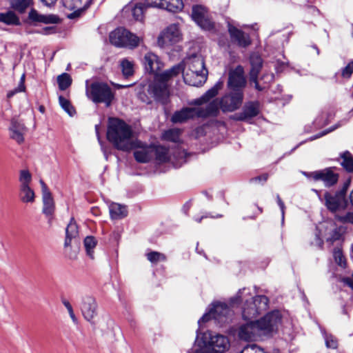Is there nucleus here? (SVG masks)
<instances>
[{
	"instance_id": "nucleus-62",
	"label": "nucleus",
	"mask_w": 353,
	"mask_h": 353,
	"mask_svg": "<svg viewBox=\"0 0 353 353\" xmlns=\"http://www.w3.org/2000/svg\"><path fill=\"white\" fill-rule=\"evenodd\" d=\"M285 65L283 63H279V62H277L275 65H274V67H275V69L276 70L277 72H279V71H281L283 68H284Z\"/></svg>"
},
{
	"instance_id": "nucleus-19",
	"label": "nucleus",
	"mask_w": 353,
	"mask_h": 353,
	"mask_svg": "<svg viewBox=\"0 0 353 353\" xmlns=\"http://www.w3.org/2000/svg\"><path fill=\"white\" fill-rule=\"evenodd\" d=\"M134 142H138L137 145L133 149L135 160L141 163H146L153 159L154 145H145L139 140L135 139Z\"/></svg>"
},
{
	"instance_id": "nucleus-50",
	"label": "nucleus",
	"mask_w": 353,
	"mask_h": 353,
	"mask_svg": "<svg viewBox=\"0 0 353 353\" xmlns=\"http://www.w3.org/2000/svg\"><path fill=\"white\" fill-rule=\"evenodd\" d=\"M353 73V61H350L342 70L341 75L344 78H350Z\"/></svg>"
},
{
	"instance_id": "nucleus-35",
	"label": "nucleus",
	"mask_w": 353,
	"mask_h": 353,
	"mask_svg": "<svg viewBox=\"0 0 353 353\" xmlns=\"http://www.w3.org/2000/svg\"><path fill=\"white\" fill-rule=\"evenodd\" d=\"M342 161L341 165L348 172H353V157L352 154L345 151L341 154Z\"/></svg>"
},
{
	"instance_id": "nucleus-49",
	"label": "nucleus",
	"mask_w": 353,
	"mask_h": 353,
	"mask_svg": "<svg viewBox=\"0 0 353 353\" xmlns=\"http://www.w3.org/2000/svg\"><path fill=\"white\" fill-rule=\"evenodd\" d=\"M62 303L66 307L72 321L74 323H77L78 321H77V319L74 313L73 308H72L70 303L66 299H63Z\"/></svg>"
},
{
	"instance_id": "nucleus-47",
	"label": "nucleus",
	"mask_w": 353,
	"mask_h": 353,
	"mask_svg": "<svg viewBox=\"0 0 353 353\" xmlns=\"http://www.w3.org/2000/svg\"><path fill=\"white\" fill-rule=\"evenodd\" d=\"M324 339L325 341V345L327 348L336 349L338 347V341L336 339L332 336V334L324 335Z\"/></svg>"
},
{
	"instance_id": "nucleus-53",
	"label": "nucleus",
	"mask_w": 353,
	"mask_h": 353,
	"mask_svg": "<svg viewBox=\"0 0 353 353\" xmlns=\"http://www.w3.org/2000/svg\"><path fill=\"white\" fill-rule=\"evenodd\" d=\"M265 83H270L274 81V74L273 73H265L261 77Z\"/></svg>"
},
{
	"instance_id": "nucleus-38",
	"label": "nucleus",
	"mask_w": 353,
	"mask_h": 353,
	"mask_svg": "<svg viewBox=\"0 0 353 353\" xmlns=\"http://www.w3.org/2000/svg\"><path fill=\"white\" fill-rule=\"evenodd\" d=\"M148 7L145 1V3H137L132 10L134 18L137 21L143 20L144 10Z\"/></svg>"
},
{
	"instance_id": "nucleus-15",
	"label": "nucleus",
	"mask_w": 353,
	"mask_h": 353,
	"mask_svg": "<svg viewBox=\"0 0 353 353\" xmlns=\"http://www.w3.org/2000/svg\"><path fill=\"white\" fill-rule=\"evenodd\" d=\"M178 65H181L183 67L181 72H192L194 73H205V71H208L205 68L203 57L199 54H192L185 58L182 63Z\"/></svg>"
},
{
	"instance_id": "nucleus-63",
	"label": "nucleus",
	"mask_w": 353,
	"mask_h": 353,
	"mask_svg": "<svg viewBox=\"0 0 353 353\" xmlns=\"http://www.w3.org/2000/svg\"><path fill=\"white\" fill-rule=\"evenodd\" d=\"M99 125H95V130H96V133H97V137H98V140L99 141V143L101 144V148H103V145H102V143H101V141L100 140V137H99ZM103 150V148H102Z\"/></svg>"
},
{
	"instance_id": "nucleus-54",
	"label": "nucleus",
	"mask_w": 353,
	"mask_h": 353,
	"mask_svg": "<svg viewBox=\"0 0 353 353\" xmlns=\"http://www.w3.org/2000/svg\"><path fill=\"white\" fill-rule=\"evenodd\" d=\"M243 290H245V288H243L242 290H239L236 296L235 297H233L231 299V303L232 304H234V303L241 301V294H242V291H243Z\"/></svg>"
},
{
	"instance_id": "nucleus-17",
	"label": "nucleus",
	"mask_w": 353,
	"mask_h": 353,
	"mask_svg": "<svg viewBox=\"0 0 353 353\" xmlns=\"http://www.w3.org/2000/svg\"><path fill=\"white\" fill-rule=\"evenodd\" d=\"M246 80L244 77L243 68L238 65L235 69L232 70L229 72V78L228 86L232 91H243V88L245 86Z\"/></svg>"
},
{
	"instance_id": "nucleus-20",
	"label": "nucleus",
	"mask_w": 353,
	"mask_h": 353,
	"mask_svg": "<svg viewBox=\"0 0 353 353\" xmlns=\"http://www.w3.org/2000/svg\"><path fill=\"white\" fill-rule=\"evenodd\" d=\"M148 6L165 9L172 12H176L183 8L182 0H145Z\"/></svg>"
},
{
	"instance_id": "nucleus-31",
	"label": "nucleus",
	"mask_w": 353,
	"mask_h": 353,
	"mask_svg": "<svg viewBox=\"0 0 353 353\" xmlns=\"http://www.w3.org/2000/svg\"><path fill=\"white\" fill-rule=\"evenodd\" d=\"M65 234L66 236L64 242V246L68 247L70 245L72 239H75L79 234L78 226L73 218L71 219L66 228Z\"/></svg>"
},
{
	"instance_id": "nucleus-21",
	"label": "nucleus",
	"mask_w": 353,
	"mask_h": 353,
	"mask_svg": "<svg viewBox=\"0 0 353 353\" xmlns=\"http://www.w3.org/2000/svg\"><path fill=\"white\" fill-rule=\"evenodd\" d=\"M251 70L250 72V81L254 83V87L256 90L261 91L263 88L261 87L257 81L258 75L261 71L263 65L261 57L256 54H253L250 56Z\"/></svg>"
},
{
	"instance_id": "nucleus-14",
	"label": "nucleus",
	"mask_w": 353,
	"mask_h": 353,
	"mask_svg": "<svg viewBox=\"0 0 353 353\" xmlns=\"http://www.w3.org/2000/svg\"><path fill=\"white\" fill-rule=\"evenodd\" d=\"M305 175L312 178L314 181H321L327 188L334 185L339 180V174L334 172L332 168L314 171L305 174Z\"/></svg>"
},
{
	"instance_id": "nucleus-41",
	"label": "nucleus",
	"mask_w": 353,
	"mask_h": 353,
	"mask_svg": "<svg viewBox=\"0 0 353 353\" xmlns=\"http://www.w3.org/2000/svg\"><path fill=\"white\" fill-rule=\"evenodd\" d=\"M206 16L205 8L201 6H194L192 10V18L196 23L201 21Z\"/></svg>"
},
{
	"instance_id": "nucleus-57",
	"label": "nucleus",
	"mask_w": 353,
	"mask_h": 353,
	"mask_svg": "<svg viewBox=\"0 0 353 353\" xmlns=\"http://www.w3.org/2000/svg\"><path fill=\"white\" fill-rule=\"evenodd\" d=\"M337 127H338V125H337V126L332 127V128H331L329 130L325 131V132H322V133H321V134H318V135H316L315 137H314L311 138V139H310V140H314V139H315L319 138V137H322V136H323V135L326 134L327 132H332V131L334 130Z\"/></svg>"
},
{
	"instance_id": "nucleus-45",
	"label": "nucleus",
	"mask_w": 353,
	"mask_h": 353,
	"mask_svg": "<svg viewBox=\"0 0 353 353\" xmlns=\"http://www.w3.org/2000/svg\"><path fill=\"white\" fill-rule=\"evenodd\" d=\"M333 256L336 263L341 267L345 268L346 265L345 258L340 248H334L333 252Z\"/></svg>"
},
{
	"instance_id": "nucleus-42",
	"label": "nucleus",
	"mask_w": 353,
	"mask_h": 353,
	"mask_svg": "<svg viewBox=\"0 0 353 353\" xmlns=\"http://www.w3.org/2000/svg\"><path fill=\"white\" fill-rule=\"evenodd\" d=\"M121 67L123 74L125 77L132 76L134 73V64L132 61L125 59L121 61Z\"/></svg>"
},
{
	"instance_id": "nucleus-61",
	"label": "nucleus",
	"mask_w": 353,
	"mask_h": 353,
	"mask_svg": "<svg viewBox=\"0 0 353 353\" xmlns=\"http://www.w3.org/2000/svg\"><path fill=\"white\" fill-rule=\"evenodd\" d=\"M316 245L319 248H322L323 245V241L320 238L319 234H316Z\"/></svg>"
},
{
	"instance_id": "nucleus-55",
	"label": "nucleus",
	"mask_w": 353,
	"mask_h": 353,
	"mask_svg": "<svg viewBox=\"0 0 353 353\" xmlns=\"http://www.w3.org/2000/svg\"><path fill=\"white\" fill-rule=\"evenodd\" d=\"M179 154L181 156V157H182V158H181V159L180 160V162H179V163H174V167H176V168H178V167L181 166V165H182L183 163H185V152H184L183 151H182V152L179 151Z\"/></svg>"
},
{
	"instance_id": "nucleus-23",
	"label": "nucleus",
	"mask_w": 353,
	"mask_h": 353,
	"mask_svg": "<svg viewBox=\"0 0 353 353\" xmlns=\"http://www.w3.org/2000/svg\"><path fill=\"white\" fill-rule=\"evenodd\" d=\"M25 125L19 121L17 119L13 118L10 122L9 128L10 138L18 143H22L24 141V134L26 132Z\"/></svg>"
},
{
	"instance_id": "nucleus-40",
	"label": "nucleus",
	"mask_w": 353,
	"mask_h": 353,
	"mask_svg": "<svg viewBox=\"0 0 353 353\" xmlns=\"http://www.w3.org/2000/svg\"><path fill=\"white\" fill-rule=\"evenodd\" d=\"M147 259L153 264H157L159 262L165 261L167 259L166 256L161 252L156 251H151L146 254Z\"/></svg>"
},
{
	"instance_id": "nucleus-5",
	"label": "nucleus",
	"mask_w": 353,
	"mask_h": 353,
	"mask_svg": "<svg viewBox=\"0 0 353 353\" xmlns=\"http://www.w3.org/2000/svg\"><path fill=\"white\" fill-rule=\"evenodd\" d=\"M219 114L216 101L210 102L205 107L183 108L176 111L171 117L172 123H184L189 119L197 118H207L216 117Z\"/></svg>"
},
{
	"instance_id": "nucleus-37",
	"label": "nucleus",
	"mask_w": 353,
	"mask_h": 353,
	"mask_svg": "<svg viewBox=\"0 0 353 353\" xmlns=\"http://www.w3.org/2000/svg\"><path fill=\"white\" fill-rule=\"evenodd\" d=\"M181 130L174 128L165 131L163 134V139L166 141L176 143L179 141Z\"/></svg>"
},
{
	"instance_id": "nucleus-48",
	"label": "nucleus",
	"mask_w": 353,
	"mask_h": 353,
	"mask_svg": "<svg viewBox=\"0 0 353 353\" xmlns=\"http://www.w3.org/2000/svg\"><path fill=\"white\" fill-rule=\"evenodd\" d=\"M241 353H265L259 346L252 344L248 345L242 350Z\"/></svg>"
},
{
	"instance_id": "nucleus-18",
	"label": "nucleus",
	"mask_w": 353,
	"mask_h": 353,
	"mask_svg": "<svg viewBox=\"0 0 353 353\" xmlns=\"http://www.w3.org/2000/svg\"><path fill=\"white\" fill-rule=\"evenodd\" d=\"M97 303L94 296L85 295L82 297L80 309L86 321H92L93 319L97 315Z\"/></svg>"
},
{
	"instance_id": "nucleus-59",
	"label": "nucleus",
	"mask_w": 353,
	"mask_h": 353,
	"mask_svg": "<svg viewBox=\"0 0 353 353\" xmlns=\"http://www.w3.org/2000/svg\"><path fill=\"white\" fill-rule=\"evenodd\" d=\"M343 281L344 283H345L353 290V279L350 278H344Z\"/></svg>"
},
{
	"instance_id": "nucleus-4",
	"label": "nucleus",
	"mask_w": 353,
	"mask_h": 353,
	"mask_svg": "<svg viewBox=\"0 0 353 353\" xmlns=\"http://www.w3.org/2000/svg\"><path fill=\"white\" fill-rule=\"evenodd\" d=\"M182 69L181 65H175L169 70L156 74L154 81L148 86V93L157 101L165 103L169 96L168 81L174 77L179 75Z\"/></svg>"
},
{
	"instance_id": "nucleus-34",
	"label": "nucleus",
	"mask_w": 353,
	"mask_h": 353,
	"mask_svg": "<svg viewBox=\"0 0 353 353\" xmlns=\"http://www.w3.org/2000/svg\"><path fill=\"white\" fill-rule=\"evenodd\" d=\"M110 216L113 219H121L127 216L128 211L125 206L119 203H112L110 205Z\"/></svg>"
},
{
	"instance_id": "nucleus-22",
	"label": "nucleus",
	"mask_w": 353,
	"mask_h": 353,
	"mask_svg": "<svg viewBox=\"0 0 353 353\" xmlns=\"http://www.w3.org/2000/svg\"><path fill=\"white\" fill-rule=\"evenodd\" d=\"M228 27L232 41L236 43L239 46L245 48L251 43V40L248 34L236 28L230 23H228Z\"/></svg>"
},
{
	"instance_id": "nucleus-30",
	"label": "nucleus",
	"mask_w": 353,
	"mask_h": 353,
	"mask_svg": "<svg viewBox=\"0 0 353 353\" xmlns=\"http://www.w3.org/2000/svg\"><path fill=\"white\" fill-rule=\"evenodd\" d=\"M10 8L19 14H23L33 5V0H8Z\"/></svg>"
},
{
	"instance_id": "nucleus-58",
	"label": "nucleus",
	"mask_w": 353,
	"mask_h": 353,
	"mask_svg": "<svg viewBox=\"0 0 353 353\" xmlns=\"http://www.w3.org/2000/svg\"><path fill=\"white\" fill-rule=\"evenodd\" d=\"M54 32V28L52 27H46L41 31V33L45 34H49L53 33Z\"/></svg>"
},
{
	"instance_id": "nucleus-46",
	"label": "nucleus",
	"mask_w": 353,
	"mask_h": 353,
	"mask_svg": "<svg viewBox=\"0 0 353 353\" xmlns=\"http://www.w3.org/2000/svg\"><path fill=\"white\" fill-rule=\"evenodd\" d=\"M202 29L205 30H212L214 28V23L207 16L201 19V21L196 22Z\"/></svg>"
},
{
	"instance_id": "nucleus-33",
	"label": "nucleus",
	"mask_w": 353,
	"mask_h": 353,
	"mask_svg": "<svg viewBox=\"0 0 353 353\" xmlns=\"http://www.w3.org/2000/svg\"><path fill=\"white\" fill-rule=\"evenodd\" d=\"M64 6L70 10L77 9L74 12L68 14L69 19H74L80 16L83 9L80 8L81 0H63Z\"/></svg>"
},
{
	"instance_id": "nucleus-8",
	"label": "nucleus",
	"mask_w": 353,
	"mask_h": 353,
	"mask_svg": "<svg viewBox=\"0 0 353 353\" xmlns=\"http://www.w3.org/2000/svg\"><path fill=\"white\" fill-rule=\"evenodd\" d=\"M109 39L110 43L117 47H127L129 48L137 47L141 40V37L123 28H118L111 32Z\"/></svg>"
},
{
	"instance_id": "nucleus-64",
	"label": "nucleus",
	"mask_w": 353,
	"mask_h": 353,
	"mask_svg": "<svg viewBox=\"0 0 353 353\" xmlns=\"http://www.w3.org/2000/svg\"><path fill=\"white\" fill-rule=\"evenodd\" d=\"M349 199H350L351 204L353 205V190L350 192Z\"/></svg>"
},
{
	"instance_id": "nucleus-36",
	"label": "nucleus",
	"mask_w": 353,
	"mask_h": 353,
	"mask_svg": "<svg viewBox=\"0 0 353 353\" xmlns=\"http://www.w3.org/2000/svg\"><path fill=\"white\" fill-rule=\"evenodd\" d=\"M97 243V240L92 236H88L84 239L83 244L86 253L91 259H94V249Z\"/></svg>"
},
{
	"instance_id": "nucleus-26",
	"label": "nucleus",
	"mask_w": 353,
	"mask_h": 353,
	"mask_svg": "<svg viewBox=\"0 0 353 353\" xmlns=\"http://www.w3.org/2000/svg\"><path fill=\"white\" fill-rule=\"evenodd\" d=\"M182 73L184 82L192 86H201L207 80L208 71H205V73H194L192 72H183Z\"/></svg>"
},
{
	"instance_id": "nucleus-25",
	"label": "nucleus",
	"mask_w": 353,
	"mask_h": 353,
	"mask_svg": "<svg viewBox=\"0 0 353 353\" xmlns=\"http://www.w3.org/2000/svg\"><path fill=\"white\" fill-rule=\"evenodd\" d=\"M143 63L145 70L149 73L158 74L157 72L163 67L159 57L152 52H147L143 57Z\"/></svg>"
},
{
	"instance_id": "nucleus-27",
	"label": "nucleus",
	"mask_w": 353,
	"mask_h": 353,
	"mask_svg": "<svg viewBox=\"0 0 353 353\" xmlns=\"http://www.w3.org/2000/svg\"><path fill=\"white\" fill-rule=\"evenodd\" d=\"M28 18L32 22H39L45 24H55L59 22V18L57 15L41 14L34 9H31L29 12Z\"/></svg>"
},
{
	"instance_id": "nucleus-3",
	"label": "nucleus",
	"mask_w": 353,
	"mask_h": 353,
	"mask_svg": "<svg viewBox=\"0 0 353 353\" xmlns=\"http://www.w3.org/2000/svg\"><path fill=\"white\" fill-rule=\"evenodd\" d=\"M230 347L228 339L221 334L213 335L211 332H204L201 337L197 335L195 345L188 353H223Z\"/></svg>"
},
{
	"instance_id": "nucleus-24",
	"label": "nucleus",
	"mask_w": 353,
	"mask_h": 353,
	"mask_svg": "<svg viewBox=\"0 0 353 353\" xmlns=\"http://www.w3.org/2000/svg\"><path fill=\"white\" fill-rule=\"evenodd\" d=\"M259 113V102L251 101L245 104L242 112L236 114V119L239 121H245L257 116Z\"/></svg>"
},
{
	"instance_id": "nucleus-39",
	"label": "nucleus",
	"mask_w": 353,
	"mask_h": 353,
	"mask_svg": "<svg viewBox=\"0 0 353 353\" xmlns=\"http://www.w3.org/2000/svg\"><path fill=\"white\" fill-rule=\"evenodd\" d=\"M57 83L61 90H66L72 83V79L68 73H63L57 77Z\"/></svg>"
},
{
	"instance_id": "nucleus-1",
	"label": "nucleus",
	"mask_w": 353,
	"mask_h": 353,
	"mask_svg": "<svg viewBox=\"0 0 353 353\" xmlns=\"http://www.w3.org/2000/svg\"><path fill=\"white\" fill-rule=\"evenodd\" d=\"M282 321V314L279 310L267 313L256 321H250L240 326L238 336L245 341H255L273 335Z\"/></svg>"
},
{
	"instance_id": "nucleus-10",
	"label": "nucleus",
	"mask_w": 353,
	"mask_h": 353,
	"mask_svg": "<svg viewBox=\"0 0 353 353\" xmlns=\"http://www.w3.org/2000/svg\"><path fill=\"white\" fill-rule=\"evenodd\" d=\"M182 39V34L179 25L172 23L164 29L157 38L158 46L164 49H168Z\"/></svg>"
},
{
	"instance_id": "nucleus-2",
	"label": "nucleus",
	"mask_w": 353,
	"mask_h": 353,
	"mask_svg": "<svg viewBox=\"0 0 353 353\" xmlns=\"http://www.w3.org/2000/svg\"><path fill=\"white\" fill-rule=\"evenodd\" d=\"M131 127L121 119L110 118L107 130V138L114 146L122 151H130L135 148L138 142L132 138Z\"/></svg>"
},
{
	"instance_id": "nucleus-13",
	"label": "nucleus",
	"mask_w": 353,
	"mask_h": 353,
	"mask_svg": "<svg viewBox=\"0 0 353 353\" xmlns=\"http://www.w3.org/2000/svg\"><path fill=\"white\" fill-rule=\"evenodd\" d=\"M19 196L23 203L34 202L35 194L33 189L30 186L32 181V174L28 170H21L19 172Z\"/></svg>"
},
{
	"instance_id": "nucleus-56",
	"label": "nucleus",
	"mask_w": 353,
	"mask_h": 353,
	"mask_svg": "<svg viewBox=\"0 0 353 353\" xmlns=\"http://www.w3.org/2000/svg\"><path fill=\"white\" fill-rule=\"evenodd\" d=\"M268 175L267 174H263L261 176L255 177V178L252 179V180L254 181H263V182H265L268 180Z\"/></svg>"
},
{
	"instance_id": "nucleus-28",
	"label": "nucleus",
	"mask_w": 353,
	"mask_h": 353,
	"mask_svg": "<svg viewBox=\"0 0 353 353\" xmlns=\"http://www.w3.org/2000/svg\"><path fill=\"white\" fill-rule=\"evenodd\" d=\"M223 85V81L222 80L218 81L212 88L209 89L200 98L194 100L192 103L196 105H201L208 102L211 99L214 97L218 94L219 90L222 88Z\"/></svg>"
},
{
	"instance_id": "nucleus-6",
	"label": "nucleus",
	"mask_w": 353,
	"mask_h": 353,
	"mask_svg": "<svg viewBox=\"0 0 353 353\" xmlns=\"http://www.w3.org/2000/svg\"><path fill=\"white\" fill-rule=\"evenodd\" d=\"M350 181H347L343 183V187L335 192H325L323 195L324 205L331 212H336L345 210L347 205L348 201L346 199V192L350 186ZM318 194L319 199H321L320 193L318 190H314Z\"/></svg>"
},
{
	"instance_id": "nucleus-52",
	"label": "nucleus",
	"mask_w": 353,
	"mask_h": 353,
	"mask_svg": "<svg viewBox=\"0 0 353 353\" xmlns=\"http://www.w3.org/2000/svg\"><path fill=\"white\" fill-rule=\"evenodd\" d=\"M276 201L281 211L282 223H283L285 206L279 194L276 195Z\"/></svg>"
},
{
	"instance_id": "nucleus-7",
	"label": "nucleus",
	"mask_w": 353,
	"mask_h": 353,
	"mask_svg": "<svg viewBox=\"0 0 353 353\" xmlns=\"http://www.w3.org/2000/svg\"><path fill=\"white\" fill-rule=\"evenodd\" d=\"M86 95L94 103H103L107 107L111 105L114 98L112 88L102 82H94L90 86L87 85Z\"/></svg>"
},
{
	"instance_id": "nucleus-60",
	"label": "nucleus",
	"mask_w": 353,
	"mask_h": 353,
	"mask_svg": "<svg viewBox=\"0 0 353 353\" xmlns=\"http://www.w3.org/2000/svg\"><path fill=\"white\" fill-rule=\"evenodd\" d=\"M45 6L50 7L53 6L57 0H40Z\"/></svg>"
},
{
	"instance_id": "nucleus-32",
	"label": "nucleus",
	"mask_w": 353,
	"mask_h": 353,
	"mask_svg": "<svg viewBox=\"0 0 353 353\" xmlns=\"http://www.w3.org/2000/svg\"><path fill=\"white\" fill-rule=\"evenodd\" d=\"M154 158L158 163L167 162L170 160L168 149L161 145H154L153 159Z\"/></svg>"
},
{
	"instance_id": "nucleus-9",
	"label": "nucleus",
	"mask_w": 353,
	"mask_h": 353,
	"mask_svg": "<svg viewBox=\"0 0 353 353\" xmlns=\"http://www.w3.org/2000/svg\"><path fill=\"white\" fill-rule=\"evenodd\" d=\"M269 299L266 296L258 295L246 301L243 307L242 315L244 319L255 318L268 307Z\"/></svg>"
},
{
	"instance_id": "nucleus-11",
	"label": "nucleus",
	"mask_w": 353,
	"mask_h": 353,
	"mask_svg": "<svg viewBox=\"0 0 353 353\" xmlns=\"http://www.w3.org/2000/svg\"><path fill=\"white\" fill-rule=\"evenodd\" d=\"M243 99V91H232L223 95L220 99H214L218 104V110L219 108L223 112H231L239 109L241 105Z\"/></svg>"
},
{
	"instance_id": "nucleus-51",
	"label": "nucleus",
	"mask_w": 353,
	"mask_h": 353,
	"mask_svg": "<svg viewBox=\"0 0 353 353\" xmlns=\"http://www.w3.org/2000/svg\"><path fill=\"white\" fill-rule=\"evenodd\" d=\"M339 220L343 223L353 224V212H347L344 216H339Z\"/></svg>"
},
{
	"instance_id": "nucleus-44",
	"label": "nucleus",
	"mask_w": 353,
	"mask_h": 353,
	"mask_svg": "<svg viewBox=\"0 0 353 353\" xmlns=\"http://www.w3.org/2000/svg\"><path fill=\"white\" fill-rule=\"evenodd\" d=\"M26 90V86H25V74H23L19 81V85L17 88L14 89L9 91L7 93V97L8 99L12 98L14 94L19 92H24Z\"/></svg>"
},
{
	"instance_id": "nucleus-16",
	"label": "nucleus",
	"mask_w": 353,
	"mask_h": 353,
	"mask_svg": "<svg viewBox=\"0 0 353 353\" xmlns=\"http://www.w3.org/2000/svg\"><path fill=\"white\" fill-rule=\"evenodd\" d=\"M39 183L41 186L42 201H43V213L48 219V223H50L54 212V202L52 196V194L49 190L47 185L43 180H40Z\"/></svg>"
},
{
	"instance_id": "nucleus-12",
	"label": "nucleus",
	"mask_w": 353,
	"mask_h": 353,
	"mask_svg": "<svg viewBox=\"0 0 353 353\" xmlns=\"http://www.w3.org/2000/svg\"><path fill=\"white\" fill-rule=\"evenodd\" d=\"M231 315L232 311L228 305L226 303L219 302L212 305L209 312L205 313L198 321V323L201 325V323L208 322L211 318L214 319L220 323H225Z\"/></svg>"
},
{
	"instance_id": "nucleus-29",
	"label": "nucleus",
	"mask_w": 353,
	"mask_h": 353,
	"mask_svg": "<svg viewBox=\"0 0 353 353\" xmlns=\"http://www.w3.org/2000/svg\"><path fill=\"white\" fill-rule=\"evenodd\" d=\"M14 10H8L0 12V22L10 26L21 25L20 18Z\"/></svg>"
},
{
	"instance_id": "nucleus-43",
	"label": "nucleus",
	"mask_w": 353,
	"mask_h": 353,
	"mask_svg": "<svg viewBox=\"0 0 353 353\" xmlns=\"http://www.w3.org/2000/svg\"><path fill=\"white\" fill-rule=\"evenodd\" d=\"M59 104L61 108L70 115L73 116L75 114V110L73 106L71 105L70 102L63 97V96H59Z\"/></svg>"
}]
</instances>
